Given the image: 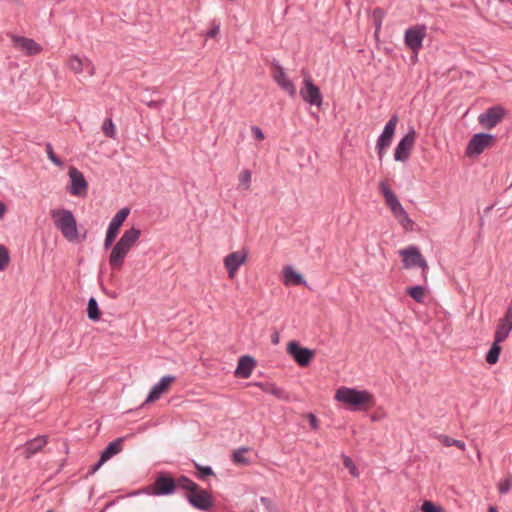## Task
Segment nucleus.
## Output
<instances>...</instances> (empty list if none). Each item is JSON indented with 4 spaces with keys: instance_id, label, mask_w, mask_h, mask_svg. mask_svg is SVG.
Wrapping results in <instances>:
<instances>
[{
    "instance_id": "39",
    "label": "nucleus",
    "mask_w": 512,
    "mask_h": 512,
    "mask_svg": "<svg viewBox=\"0 0 512 512\" xmlns=\"http://www.w3.org/2000/svg\"><path fill=\"white\" fill-rule=\"evenodd\" d=\"M119 227L120 226H109L104 243L106 248L109 247L117 237L119 233Z\"/></svg>"
},
{
    "instance_id": "36",
    "label": "nucleus",
    "mask_w": 512,
    "mask_h": 512,
    "mask_svg": "<svg viewBox=\"0 0 512 512\" xmlns=\"http://www.w3.org/2000/svg\"><path fill=\"white\" fill-rule=\"evenodd\" d=\"M129 214L130 208L124 207L116 213V215L112 218L109 224H123V222L126 221Z\"/></svg>"
},
{
    "instance_id": "27",
    "label": "nucleus",
    "mask_w": 512,
    "mask_h": 512,
    "mask_svg": "<svg viewBox=\"0 0 512 512\" xmlns=\"http://www.w3.org/2000/svg\"><path fill=\"white\" fill-rule=\"evenodd\" d=\"M284 284L285 285H300L304 283V279L301 274L297 273L291 267L284 268Z\"/></svg>"
},
{
    "instance_id": "37",
    "label": "nucleus",
    "mask_w": 512,
    "mask_h": 512,
    "mask_svg": "<svg viewBox=\"0 0 512 512\" xmlns=\"http://www.w3.org/2000/svg\"><path fill=\"white\" fill-rule=\"evenodd\" d=\"M102 131L107 137L115 138V136H116L115 125L111 119H106L103 122Z\"/></svg>"
},
{
    "instance_id": "48",
    "label": "nucleus",
    "mask_w": 512,
    "mask_h": 512,
    "mask_svg": "<svg viewBox=\"0 0 512 512\" xmlns=\"http://www.w3.org/2000/svg\"><path fill=\"white\" fill-rule=\"evenodd\" d=\"M261 502L266 505L268 512H277V510L272 507L270 500L267 498L262 497Z\"/></svg>"
},
{
    "instance_id": "6",
    "label": "nucleus",
    "mask_w": 512,
    "mask_h": 512,
    "mask_svg": "<svg viewBox=\"0 0 512 512\" xmlns=\"http://www.w3.org/2000/svg\"><path fill=\"white\" fill-rule=\"evenodd\" d=\"M494 143V136L485 133L475 134L466 147V155L474 157L480 155L485 149L491 147Z\"/></svg>"
},
{
    "instance_id": "10",
    "label": "nucleus",
    "mask_w": 512,
    "mask_h": 512,
    "mask_svg": "<svg viewBox=\"0 0 512 512\" xmlns=\"http://www.w3.org/2000/svg\"><path fill=\"white\" fill-rule=\"evenodd\" d=\"M287 353L293 357L296 363L301 367L309 365L314 357V351L301 347L296 341H290L287 344Z\"/></svg>"
},
{
    "instance_id": "1",
    "label": "nucleus",
    "mask_w": 512,
    "mask_h": 512,
    "mask_svg": "<svg viewBox=\"0 0 512 512\" xmlns=\"http://www.w3.org/2000/svg\"><path fill=\"white\" fill-rule=\"evenodd\" d=\"M334 400L351 411H368L375 405V398L369 391L346 386L335 391Z\"/></svg>"
},
{
    "instance_id": "22",
    "label": "nucleus",
    "mask_w": 512,
    "mask_h": 512,
    "mask_svg": "<svg viewBox=\"0 0 512 512\" xmlns=\"http://www.w3.org/2000/svg\"><path fill=\"white\" fill-rule=\"evenodd\" d=\"M379 189L392 212L394 214H401L403 212V208L389 185L383 181L379 184Z\"/></svg>"
},
{
    "instance_id": "42",
    "label": "nucleus",
    "mask_w": 512,
    "mask_h": 512,
    "mask_svg": "<svg viewBox=\"0 0 512 512\" xmlns=\"http://www.w3.org/2000/svg\"><path fill=\"white\" fill-rule=\"evenodd\" d=\"M46 153L48 158L52 163H54L56 166H62V161L55 155L53 148L51 144L46 145Z\"/></svg>"
},
{
    "instance_id": "46",
    "label": "nucleus",
    "mask_w": 512,
    "mask_h": 512,
    "mask_svg": "<svg viewBox=\"0 0 512 512\" xmlns=\"http://www.w3.org/2000/svg\"><path fill=\"white\" fill-rule=\"evenodd\" d=\"M308 420L313 429L318 428V419L316 418V416L314 414H308Z\"/></svg>"
},
{
    "instance_id": "53",
    "label": "nucleus",
    "mask_w": 512,
    "mask_h": 512,
    "mask_svg": "<svg viewBox=\"0 0 512 512\" xmlns=\"http://www.w3.org/2000/svg\"><path fill=\"white\" fill-rule=\"evenodd\" d=\"M47 512H52V511H47Z\"/></svg>"
},
{
    "instance_id": "34",
    "label": "nucleus",
    "mask_w": 512,
    "mask_h": 512,
    "mask_svg": "<svg viewBox=\"0 0 512 512\" xmlns=\"http://www.w3.org/2000/svg\"><path fill=\"white\" fill-rule=\"evenodd\" d=\"M176 487L179 486V487H182L183 489L185 490H188L190 491V493L194 490H196V488L198 487V485L193 482L192 480H190L189 478L185 477V476H181L180 478H178L176 481Z\"/></svg>"
},
{
    "instance_id": "23",
    "label": "nucleus",
    "mask_w": 512,
    "mask_h": 512,
    "mask_svg": "<svg viewBox=\"0 0 512 512\" xmlns=\"http://www.w3.org/2000/svg\"><path fill=\"white\" fill-rule=\"evenodd\" d=\"M48 443L47 436H38L30 441H28L24 446V456L29 459L36 453L40 452Z\"/></svg>"
},
{
    "instance_id": "32",
    "label": "nucleus",
    "mask_w": 512,
    "mask_h": 512,
    "mask_svg": "<svg viewBox=\"0 0 512 512\" xmlns=\"http://www.w3.org/2000/svg\"><path fill=\"white\" fill-rule=\"evenodd\" d=\"M385 17V11L382 8H375L372 12L373 23L375 25V37L378 36L382 26L383 19Z\"/></svg>"
},
{
    "instance_id": "25",
    "label": "nucleus",
    "mask_w": 512,
    "mask_h": 512,
    "mask_svg": "<svg viewBox=\"0 0 512 512\" xmlns=\"http://www.w3.org/2000/svg\"><path fill=\"white\" fill-rule=\"evenodd\" d=\"M255 385L258 386L262 391L271 394L280 400L286 401L289 399L288 394L274 383H256Z\"/></svg>"
},
{
    "instance_id": "8",
    "label": "nucleus",
    "mask_w": 512,
    "mask_h": 512,
    "mask_svg": "<svg viewBox=\"0 0 512 512\" xmlns=\"http://www.w3.org/2000/svg\"><path fill=\"white\" fill-rule=\"evenodd\" d=\"M300 96L310 105L320 107L322 104L320 89L313 83L310 75L304 77L303 86L300 89Z\"/></svg>"
},
{
    "instance_id": "28",
    "label": "nucleus",
    "mask_w": 512,
    "mask_h": 512,
    "mask_svg": "<svg viewBox=\"0 0 512 512\" xmlns=\"http://www.w3.org/2000/svg\"><path fill=\"white\" fill-rule=\"evenodd\" d=\"M443 446H446V447H449V446H455L457 448H459L460 450H465L466 446H465V443L460 441V440H456V439H453L451 437H449L448 435H444V434H436L434 436Z\"/></svg>"
},
{
    "instance_id": "19",
    "label": "nucleus",
    "mask_w": 512,
    "mask_h": 512,
    "mask_svg": "<svg viewBox=\"0 0 512 512\" xmlns=\"http://www.w3.org/2000/svg\"><path fill=\"white\" fill-rule=\"evenodd\" d=\"M189 502L196 508L208 510L213 506L210 494L198 487L188 495Z\"/></svg>"
},
{
    "instance_id": "18",
    "label": "nucleus",
    "mask_w": 512,
    "mask_h": 512,
    "mask_svg": "<svg viewBox=\"0 0 512 512\" xmlns=\"http://www.w3.org/2000/svg\"><path fill=\"white\" fill-rule=\"evenodd\" d=\"M123 441L124 437L117 438L113 442L109 443L106 449L101 454L99 461L91 468L90 474H94L100 467L112 458L114 455L118 454L123 449Z\"/></svg>"
},
{
    "instance_id": "2",
    "label": "nucleus",
    "mask_w": 512,
    "mask_h": 512,
    "mask_svg": "<svg viewBox=\"0 0 512 512\" xmlns=\"http://www.w3.org/2000/svg\"><path fill=\"white\" fill-rule=\"evenodd\" d=\"M140 235L141 231L134 226L124 232L109 255V265L112 269L119 270L122 267L126 256L138 241Z\"/></svg>"
},
{
    "instance_id": "7",
    "label": "nucleus",
    "mask_w": 512,
    "mask_h": 512,
    "mask_svg": "<svg viewBox=\"0 0 512 512\" xmlns=\"http://www.w3.org/2000/svg\"><path fill=\"white\" fill-rule=\"evenodd\" d=\"M416 140V132L414 128H410L409 132L400 140L394 151V159L399 162H406L411 155Z\"/></svg>"
},
{
    "instance_id": "15",
    "label": "nucleus",
    "mask_w": 512,
    "mask_h": 512,
    "mask_svg": "<svg viewBox=\"0 0 512 512\" xmlns=\"http://www.w3.org/2000/svg\"><path fill=\"white\" fill-rule=\"evenodd\" d=\"M11 40L13 47L27 56L37 55L42 52L41 45L31 38L12 35Z\"/></svg>"
},
{
    "instance_id": "12",
    "label": "nucleus",
    "mask_w": 512,
    "mask_h": 512,
    "mask_svg": "<svg viewBox=\"0 0 512 512\" xmlns=\"http://www.w3.org/2000/svg\"><path fill=\"white\" fill-rule=\"evenodd\" d=\"M66 65L74 74L79 75L83 73L84 70H87L89 76L92 77L95 75V66L87 57L81 58L78 55H71L67 58Z\"/></svg>"
},
{
    "instance_id": "30",
    "label": "nucleus",
    "mask_w": 512,
    "mask_h": 512,
    "mask_svg": "<svg viewBox=\"0 0 512 512\" xmlns=\"http://www.w3.org/2000/svg\"><path fill=\"white\" fill-rule=\"evenodd\" d=\"M500 343L501 342H496V340H494L490 350L486 355V361L491 365L496 364L499 359L502 350Z\"/></svg>"
},
{
    "instance_id": "31",
    "label": "nucleus",
    "mask_w": 512,
    "mask_h": 512,
    "mask_svg": "<svg viewBox=\"0 0 512 512\" xmlns=\"http://www.w3.org/2000/svg\"><path fill=\"white\" fill-rule=\"evenodd\" d=\"M406 292L418 303H422L426 296V289L423 286L409 287L407 288Z\"/></svg>"
},
{
    "instance_id": "50",
    "label": "nucleus",
    "mask_w": 512,
    "mask_h": 512,
    "mask_svg": "<svg viewBox=\"0 0 512 512\" xmlns=\"http://www.w3.org/2000/svg\"><path fill=\"white\" fill-rule=\"evenodd\" d=\"M271 339H272V343L273 344H278L279 343V333L278 332H275L273 333V335L271 336Z\"/></svg>"
},
{
    "instance_id": "43",
    "label": "nucleus",
    "mask_w": 512,
    "mask_h": 512,
    "mask_svg": "<svg viewBox=\"0 0 512 512\" xmlns=\"http://www.w3.org/2000/svg\"><path fill=\"white\" fill-rule=\"evenodd\" d=\"M421 509L423 512H443L441 507L434 505L431 501H424Z\"/></svg>"
},
{
    "instance_id": "41",
    "label": "nucleus",
    "mask_w": 512,
    "mask_h": 512,
    "mask_svg": "<svg viewBox=\"0 0 512 512\" xmlns=\"http://www.w3.org/2000/svg\"><path fill=\"white\" fill-rule=\"evenodd\" d=\"M512 487V478L507 476L502 479L498 484V490L501 494H506Z\"/></svg>"
},
{
    "instance_id": "14",
    "label": "nucleus",
    "mask_w": 512,
    "mask_h": 512,
    "mask_svg": "<svg viewBox=\"0 0 512 512\" xmlns=\"http://www.w3.org/2000/svg\"><path fill=\"white\" fill-rule=\"evenodd\" d=\"M175 488V480L169 475L161 474L156 478L154 484L149 488L148 493L155 496L169 495L175 491Z\"/></svg>"
},
{
    "instance_id": "35",
    "label": "nucleus",
    "mask_w": 512,
    "mask_h": 512,
    "mask_svg": "<svg viewBox=\"0 0 512 512\" xmlns=\"http://www.w3.org/2000/svg\"><path fill=\"white\" fill-rule=\"evenodd\" d=\"M248 452L247 448H239L236 451H234L232 455V459L234 463L240 464V465H247L249 463L248 459L246 458L245 454Z\"/></svg>"
},
{
    "instance_id": "3",
    "label": "nucleus",
    "mask_w": 512,
    "mask_h": 512,
    "mask_svg": "<svg viewBox=\"0 0 512 512\" xmlns=\"http://www.w3.org/2000/svg\"><path fill=\"white\" fill-rule=\"evenodd\" d=\"M399 255L402 258L403 267L405 269H411L414 267H419L422 270V278L423 281L426 283L428 280V264L427 261L424 259L420 251L414 247L410 246L405 249H401L399 251Z\"/></svg>"
},
{
    "instance_id": "17",
    "label": "nucleus",
    "mask_w": 512,
    "mask_h": 512,
    "mask_svg": "<svg viewBox=\"0 0 512 512\" xmlns=\"http://www.w3.org/2000/svg\"><path fill=\"white\" fill-rule=\"evenodd\" d=\"M512 330V304L507 308L505 315L497 322L494 340L504 342Z\"/></svg>"
},
{
    "instance_id": "40",
    "label": "nucleus",
    "mask_w": 512,
    "mask_h": 512,
    "mask_svg": "<svg viewBox=\"0 0 512 512\" xmlns=\"http://www.w3.org/2000/svg\"><path fill=\"white\" fill-rule=\"evenodd\" d=\"M9 253L6 247L0 245V271L4 270L9 264Z\"/></svg>"
},
{
    "instance_id": "21",
    "label": "nucleus",
    "mask_w": 512,
    "mask_h": 512,
    "mask_svg": "<svg viewBox=\"0 0 512 512\" xmlns=\"http://www.w3.org/2000/svg\"><path fill=\"white\" fill-rule=\"evenodd\" d=\"M62 235L73 243H80L86 238L85 226H59Z\"/></svg>"
},
{
    "instance_id": "49",
    "label": "nucleus",
    "mask_w": 512,
    "mask_h": 512,
    "mask_svg": "<svg viewBox=\"0 0 512 512\" xmlns=\"http://www.w3.org/2000/svg\"><path fill=\"white\" fill-rule=\"evenodd\" d=\"M506 19H505V22L510 24L512 23V4L510 5V7L508 8L507 10V14H506Z\"/></svg>"
},
{
    "instance_id": "44",
    "label": "nucleus",
    "mask_w": 512,
    "mask_h": 512,
    "mask_svg": "<svg viewBox=\"0 0 512 512\" xmlns=\"http://www.w3.org/2000/svg\"><path fill=\"white\" fill-rule=\"evenodd\" d=\"M251 132H252V134H253L255 139H257L259 141L264 140V138H265L264 133L262 132V130L258 126H252L251 127Z\"/></svg>"
},
{
    "instance_id": "45",
    "label": "nucleus",
    "mask_w": 512,
    "mask_h": 512,
    "mask_svg": "<svg viewBox=\"0 0 512 512\" xmlns=\"http://www.w3.org/2000/svg\"><path fill=\"white\" fill-rule=\"evenodd\" d=\"M196 468L198 469V471L200 472V475L199 477L203 478L204 476H209V475H212L213 474V471L210 467H203V466H200L198 464H196Z\"/></svg>"
},
{
    "instance_id": "52",
    "label": "nucleus",
    "mask_w": 512,
    "mask_h": 512,
    "mask_svg": "<svg viewBox=\"0 0 512 512\" xmlns=\"http://www.w3.org/2000/svg\"><path fill=\"white\" fill-rule=\"evenodd\" d=\"M489 512H498L497 509L493 506L489 508Z\"/></svg>"
},
{
    "instance_id": "47",
    "label": "nucleus",
    "mask_w": 512,
    "mask_h": 512,
    "mask_svg": "<svg viewBox=\"0 0 512 512\" xmlns=\"http://www.w3.org/2000/svg\"><path fill=\"white\" fill-rule=\"evenodd\" d=\"M219 25H214L208 32H207V36L210 37V38H214L218 35L219 33Z\"/></svg>"
},
{
    "instance_id": "4",
    "label": "nucleus",
    "mask_w": 512,
    "mask_h": 512,
    "mask_svg": "<svg viewBox=\"0 0 512 512\" xmlns=\"http://www.w3.org/2000/svg\"><path fill=\"white\" fill-rule=\"evenodd\" d=\"M427 35V29L424 25H414L405 31V45L414 53V59L417 58L419 51L422 49L423 41Z\"/></svg>"
},
{
    "instance_id": "29",
    "label": "nucleus",
    "mask_w": 512,
    "mask_h": 512,
    "mask_svg": "<svg viewBox=\"0 0 512 512\" xmlns=\"http://www.w3.org/2000/svg\"><path fill=\"white\" fill-rule=\"evenodd\" d=\"M252 173L248 169L242 170L238 175V188L248 191L251 187Z\"/></svg>"
},
{
    "instance_id": "38",
    "label": "nucleus",
    "mask_w": 512,
    "mask_h": 512,
    "mask_svg": "<svg viewBox=\"0 0 512 512\" xmlns=\"http://www.w3.org/2000/svg\"><path fill=\"white\" fill-rule=\"evenodd\" d=\"M342 458H343V465L345 466V468H347L349 470L350 474L353 477H358L360 475V473H359L358 468L352 461V459L346 455H343Z\"/></svg>"
},
{
    "instance_id": "20",
    "label": "nucleus",
    "mask_w": 512,
    "mask_h": 512,
    "mask_svg": "<svg viewBox=\"0 0 512 512\" xmlns=\"http://www.w3.org/2000/svg\"><path fill=\"white\" fill-rule=\"evenodd\" d=\"M175 381V377L174 376H164L160 379V381L153 386V388L151 389L147 399H146V402L147 403H150V402H154L156 400H158L162 394L166 393L170 386L172 385V383Z\"/></svg>"
},
{
    "instance_id": "11",
    "label": "nucleus",
    "mask_w": 512,
    "mask_h": 512,
    "mask_svg": "<svg viewBox=\"0 0 512 512\" xmlns=\"http://www.w3.org/2000/svg\"><path fill=\"white\" fill-rule=\"evenodd\" d=\"M506 111L501 106H493L488 108L484 113L478 116L479 123L486 129H492L502 121Z\"/></svg>"
},
{
    "instance_id": "26",
    "label": "nucleus",
    "mask_w": 512,
    "mask_h": 512,
    "mask_svg": "<svg viewBox=\"0 0 512 512\" xmlns=\"http://www.w3.org/2000/svg\"><path fill=\"white\" fill-rule=\"evenodd\" d=\"M51 216L55 224H75V218L69 210H52Z\"/></svg>"
},
{
    "instance_id": "51",
    "label": "nucleus",
    "mask_w": 512,
    "mask_h": 512,
    "mask_svg": "<svg viewBox=\"0 0 512 512\" xmlns=\"http://www.w3.org/2000/svg\"><path fill=\"white\" fill-rule=\"evenodd\" d=\"M6 212V206L0 202V218H2V216L4 215V213Z\"/></svg>"
},
{
    "instance_id": "13",
    "label": "nucleus",
    "mask_w": 512,
    "mask_h": 512,
    "mask_svg": "<svg viewBox=\"0 0 512 512\" xmlns=\"http://www.w3.org/2000/svg\"><path fill=\"white\" fill-rule=\"evenodd\" d=\"M246 259L247 252L244 250L232 252L224 257L223 263L230 279L235 278L238 269L246 262Z\"/></svg>"
},
{
    "instance_id": "9",
    "label": "nucleus",
    "mask_w": 512,
    "mask_h": 512,
    "mask_svg": "<svg viewBox=\"0 0 512 512\" xmlns=\"http://www.w3.org/2000/svg\"><path fill=\"white\" fill-rule=\"evenodd\" d=\"M398 123L397 115H393L390 120L386 123L382 134L377 140L376 148L378 150L379 157L382 158L385 150L391 145L393 137L395 135L396 126Z\"/></svg>"
},
{
    "instance_id": "24",
    "label": "nucleus",
    "mask_w": 512,
    "mask_h": 512,
    "mask_svg": "<svg viewBox=\"0 0 512 512\" xmlns=\"http://www.w3.org/2000/svg\"><path fill=\"white\" fill-rule=\"evenodd\" d=\"M254 360L249 356H243L239 359L237 369L235 371L236 376L242 378L250 377L254 368Z\"/></svg>"
},
{
    "instance_id": "5",
    "label": "nucleus",
    "mask_w": 512,
    "mask_h": 512,
    "mask_svg": "<svg viewBox=\"0 0 512 512\" xmlns=\"http://www.w3.org/2000/svg\"><path fill=\"white\" fill-rule=\"evenodd\" d=\"M68 176L70 179V185L68 186V192L72 196L85 197L88 191V183L81 171L76 167L71 166L68 170Z\"/></svg>"
},
{
    "instance_id": "33",
    "label": "nucleus",
    "mask_w": 512,
    "mask_h": 512,
    "mask_svg": "<svg viewBox=\"0 0 512 512\" xmlns=\"http://www.w3.org/2000/svg\"><path fill=\"white\" fill-rule=\"evenodd\" d=\"M87 313L88 317L93 321H98L100 318V310L94 298H90L88 301Z\"/></svg>"
},
{
    "instance_id": "16",
    "label": "nucleus",
    "mask_w": 512,
    "mask_h": 512,
    "mask_svg": "<svg viewBox=\"0 0 512 512\" xmlns=\"http://www.w3.org/2000/svg\"><path fill=\"white\" fill-rule=\"evenodd\" d=\"M272 77L282 90L288 93L289 96L295 97L297 92L296 86L279 64L273 65Z\"/></svg>"
}]
</instances>
